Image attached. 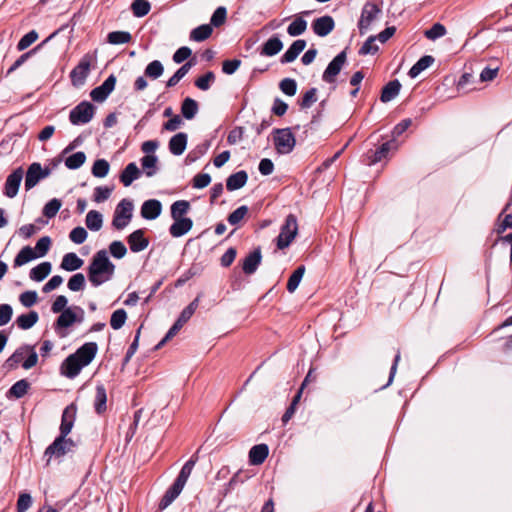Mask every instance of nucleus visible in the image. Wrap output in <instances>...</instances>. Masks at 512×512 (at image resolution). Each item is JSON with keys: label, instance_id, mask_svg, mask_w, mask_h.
<instances>
[{"label": "nucleus", "instance_id": "nucleus-1", "mask_svg": "<svg viewBox=\"0 0 512 512\" xmlns=\"http://www.w3.org/2000/svg\"><path fill=\"white\" fill-rule=\"evenodd\" d=\"M115 272V265L110 261L106 250L96 252L87 267L88 280L93 287H99L109 281Z\"/></svg>", "mask_w": 512, "mask_h": 512}, {"label": "nucleus", "instance_id": "nucleus-2", "mask_svg": "<svg viewBox=\"0 0 512 512\" xmlns=\"http://www.w3.org/2000/svg\"><path fill=\"white\" fill-rule=\"evenodd\" d=\"M198 457L193 455L181 468L176 480L174 483L168 488L163 497L159 502V510L166 509L172 502L180 495L182 492L196 462Z\"/></svg>", "mask_w": 512, "mask_h": 512}, {"label": "nucleus", "instance_id": "nucleus-3", "mask_svg": "<svg viewBox=\"0 0 512 512\" xmlns=\"http://www.w3.org/2000/svg\"><path fill=\"white\" fill-rule=\"evenodd\" d=\"M84 310L80 306L66 308L54 323L55 332L61 337H66L67 332L63 329L70 327L75 322L81 323L84 320Z\"/></svg>", "mask_w": 512, "mask_h": 512}, {"label": "nucleus", "instance_id": "nucleus-4", "mask_svg": "<svg viewBox=\"0 0 512 512\" xmlns=\"http://www.w3.org/2000/svg\"><path fill=\"white\" fill-rule=\"evenodd\" d=\"M298 233L297 218L294 214H289L284 224L281 226L280 234L276 238L277 248L282 250L287 248Z\"/></svg>", "mask_w": 512, "mask_h": 512}, {"label": "nucleus", "instance_id": "nucleus-5", "mask_svg": "<svg viewBox=\"0 0 512 512\" xmlns=\"http://www.w3.org/2000/svg\"><path fill=\"white\" fill-rule=\"evenodd\" d=\"M134 205L130 199H122L116 206L112 226L117 230L124 229L133 217Z\"/></svg>", "mask_w": 512, "mask_h": 512}, {"label": "nucleus", "instance_id": "nucleus-6", "mask_svg": "<svg viewBox=\"0 0 512 512\" xmlns=\"http://www.w3.org/2000/svg\"><path fill=\"white\" fill-rule=\"evenodd\" d=\"M272 134L275 149L279 154L292 152L296 145V139L290 128H276Z\"/></svg>", "mask_w": 512, "mask_h": 512}, {"label": "nucleus", "instance_id": "nucleus-7", "mask_svg": "<svg viewBox=\"0 0 512 512\" xmlns=\"http://www.w3.org/2000/svg\"><path fill=\"white\" fill-rule=\"evenodd\" d=\"M94 114L95 106L88 101H82L70 111L69 121L73 125H84L93 119Z\"/></svg>", "mask_w": 512, "mask_h": 512}, {"label": "nucleus", "instance_id": "nucleus-8", "mask_svg": "<svg viewBox=\"0 0 512 512\" xmlns=\"http://www.w3.org/2000/svg\"><path fill=\"white\" fill-rule=\"evenodd\" d=\"M75 447V442L68 437L58 436L55 440L46 448L44 452V456L48 457L47 464H49L50 459L55 457H62Z\"/></svg>", "mask_w": 512, "mask_h": 512}, {"label": "nucleus", "instance_id": "nucleus-9", "mask_svg": "<svg viewBox=\"0 0 512 512\" xmlns=\"http://www.w3.org/2000/svg\"><path fill=\"white\" fill-rule=\"evenodd\" d=\"M380 13V7L373 2H366L363 5L361 16L358 21V28L361 35H364L369 30L370 25L377 19Z\"/></svg>", "mask_w": 512, "mask_h": 512}, {"label": "nucleus", "instance_id": "nucleus-10", "mask_svg": "<svg viewBox=\"0 0 512 512\" xmlns=\"http://www.w3.org/2000/svg\"><path fill=\"white\" fill-rule=\"evenodd\" d=\"M347 62L346 49L337 54L332 61L328 64L327 68L323 72L322 80L326 83H335L337 75Z\"/></svg>", "mask_w": 512, "mask_h": 512}, {"label": "nucleus", "instance_id": "nucleus-11", "mask_svg": "<svg viewBox=\"0 0 512 512\" xmlns=\"http://www.w3.org/2000/svg\"><path fill=\"white\" fill-rule=\"evenodd\" d=\"M90 57L85 55L78 65L70 72V78L73 86L79 87L85 83L90 71Z\"/></svg>", "mask_w": 512, "mask_h": 512}, {"label": "nucleus", "instance_id": "nucleus-12", "mask_svg": "<svg viewBox=\"0 0 512 512\" xmlns=\"http://www.w3.org/2000/svg\"><path fill=\"white\" fill-rule=\"evenodd\" d=\"M116 85V77L114 74L109 75L106 80L98 87L92 89L90 97L95 102H103L107 99Z\"/></svg>", "mask_w": 512, "mask_h": 512}, {"label": "nucleus", "instance_id": "nucleus-13", "mask_svg": "<svg viewBox=\"0 0 512 512\" xmlns=\"http://www.w3.org/2000/svg\"><path fill=\"white\" fill-rule=\"evenodd\" d=\"M24 171L21 167L15 169L8 175L4 184V195L8 198H14L19 190L21 181L23 179Z\"/></svg>", "mask_w": 512, "mask_h": 512}, {"label": "nucleus", "instance_id": "nucleus-14", "mask_svg": "<svg viewBox=\"0 0 512 512\" xmlns=\"http://www.w3.org/2000/svg\"><path fill=\"white\" fill-rule=\"evenodd\" d=\"M98 352V345L95 342H87L79 347L72 355L85 367L89 365Z\"/></svg>", "mask_w": 512, "mask_h": 512}, {"label": "nucleus", "instance_id": "nucleus-15", "mask_svg": "<svg viewBox=\"0 0 512 512\" xmlns=\"http://www.w3.org/2000/svg\"><path fill=\"white\" fill-rule=\"evenodd\" d=\"M335 27V22L332 16L325 15L319 18H316L312 22V29L316 35L319 37H325L330 34Z\"/></svg>", "mask_w": 512, "mask_h": 512}, {"label": "nucleus", "instance_id": "nucleus-16", "mask_svg": "<svg viewBox=\"0 0 512 512\" xmlns=\"http://www.w3.org/2000/svg\"><path fill=\"white\" fill-rule=\"evenodd\" d=\"M262 261V254L260 247L255 248L250 252L242 262V270L247 275L254 274Z\"/></svg>", "mask_w": 512, "mask_h": 512}, {"label": "nucleus", "instance_id": "nucleus-17", "mask_svg": "<svg viewBox=\"0 0 512 512\" xmlns=\"http://www.w3.org/2000/svg\"><path fill=\"white\" fill-rule=\"evenodd\" d=\"M130 250L134 253L145 250L149 245V239L144 236V230L138 229L127 237Z\"/></svg>", "mask_w": 512, "mask_h": 512}, {"label": "nucleus", "instance_id": "nucleus-18", "mask_svg": "<svg viewBox=\"0 0 512 512\" xmlns=\"http://www.w3.org/2000/svg\"><path fill=\"white\" fill-rule=\"evenodd\" d=\"M395 140L392 139L390 141H387L383 143L381 146H379L376 150H369L367 152V157L369 159L368 165L376 164L383 159H385L389 153V151L392 148H395Z\"/></svg>", "mask_w": 512, "mask_h": 512}, {"label": "nucleus", "instance_id": "nucleus-19", "mask_svg": "<svg viewBox=\"0 0 512 512\" xmlns=\"http://www.w3.org/2000/svg\"><path fill=\"white\" fill-rule=\"evenodd\" d=\"M84 368V366L72 354L69 355L61 364V374L67 378H75Z\"/></svg>", "mask_w": 512, "mask_h": 512}, {"label": "nucleus", "instance_id": "nucleus-20", "mask_svg": "<svg viewBox=\"0 0 512 512\" xmlns=\"http://www.w3.org/2000/svg\"><path fill=\"white\" fill-rule=\"evenodd\" d=\"M162 212V204L157 199L146 200L141 206V216L146 220H154Z\"/></svg>", "mask_w": 512, "mask_h": 512}, {"label": "nucleus", "instance_id": "nucleus-21", "mask_svg": "<svg viewBox=\"0 0 512 512\" xmlns=\"http://www.w3.org/2000/svg\"><path fill=\"white\" fill-rule=\"evenodd\" d=\"M173 220L174 222L169 228V233L175 238L185 235L193 226L192 219L187 217L173 218Z\"/></svg>", "mask_w": 512, "mask_h": 512}, {"label": "nucleus", "instance_id": "nucleus-22", "mask_svg": "<svg viewBox=\"0 0 512 512\" xmlns=\"http://www.w3.org/2000/svg\"><path fill=\"white\" fill-rule=\"evenodd\" d=\"M41 179H43L41 176V164L38 162H33L29 165L26 171L24 183L25 189L29 191L35 187Z\"/></svg>", "mask_w": 512, "mask_h": 512}, {"label": "nucleus", "instance_id": "nucleus-23", "mask_svg": "<svg viewBox=\"0 0 512 512\" xmlns=\"http://www.w3.org/2000/svg\"><path fill=\"white\" fill-rule=\"evenodd\" d=\"M306 41L303 39L295 40L287 51L281 56L280 62L282 64L291 63L299 56V54L305 49Z\"/></svg>", "mask_w": 512, "mask_h": 512}, {"label": "nucleus", "instance_id": "nucleus-24", "mask_svg": "<svg viewBox=\"0 0 512 512\" xmlns=\"http://www.w3.org/2000/svg\"><path fill=\"white\" fill-rule=\"evenodd\" d=\"M187 139L188 136L184 132L172 136L168 144L169 151L176 156L183 154L187 146Z\"/></svg>", "mask_w": 512, "mask_h": 512}, {"label": "nucleus", "instance_id": "nucleus-25", "mask_svg": "<svg viewBox=\"0 0 512 512\" xmlns=\"http://www.w3.org/2000/svg\"><path fill=\"white\" fill-rule=\"evenodd\" d=\"M269 454V448L266 444L254 445L249 451V463L251 465H261Z\"/></svg>", "mask_w": 512, "mask_h": 512}, {"label": "nucleus", "instance_id": "nucleus-26", "mask_svg": "<svg viewBox=\"0 0 512 512\" xmlns=\"http://www.w3.org/2000/svg\"><path fill=\"white\" fill-rule=\"evenodd\" d=\"M248 180V174L244 170H240L231 174L226 180V188L228 191H235L244 187Z\"/></svg>", "mask_w": 512, "mask_h": 512}, {"label": "nucleus", "instance_id": "nucleus-27", "mask_svg": "<svg viewBox=\"0 0 512 512\" xmlns=\"http://www.w3.org/2000/svg\"><path fill=\"white\" fill-rule=\"evenodd\" d=\"M283 48V42L278 36H272L263 45L260 51L262 56H274L278 54Z\"/></svg>", "mask_w": 512, "mask_h": 512}, {"label": "nucleus", "instance_id": "nucleus-28", "mask_svg": "<svg viewBox=\"0 0 512 512\" xmlns=\"http://www.w3.org/2000/svg\"><path fill=\"white\" fill-rule=\"evenodd\" d=\"M141 175V171L137 167L136 163H129L120 174V181L125 186H130L133 181L138 179Z\"/></svg>", "mask_w": 512, "mask_h": 512}, {"label": "nucleus", "instance_id": "nucleus-29", "mask_svg": "<svg viewBox=\"0 0 512 512\" xmlns=\"http://www.w3.org/2000/svg\"><path fill=\"white\" fill-rule=\"evenodd\" d=\"M401 83L399 80L395 79L388 82L382 89V93L380 96V100L383 103H387L393 100L400 92Z\"/></svg>", "mask_w": 512, "mask_h": 512}, {"label": "nucleus", "instance_id": "nucleus-30", "mask_svg": "<svg viewBox=\"0 0 512 512\" xmlns=\"http://www.w3.org/2000/svg\"><path fill=\"white\" fill-rule=\"evenodd\" d=\"M83 264L84 261L76 253L69 252L63 256L60 267L66 271H75L80 269Z\"/></svg>", "mask_w": 512, "mask_h": 512}, {"label": "nucleus", "instance_id": "nucleus-31", "mask_svg": "<svg viewBox=\"0 0 512 512\" xmlns=\"http://www.w3.org/2000/svg\"><path fill=\"white\" fill-rule=\"evenodd\" d=\"M435 59L431 55L421 57L409 70L408 75L411 78L417 77L422 71L430 67Z\"/></svg>", "mask_w": 512, "mask_h": 512}, {"label": "nucleus", "instance_id": "nucleus-32", "mask_svg": "<svg viewBox=\"0 0 512 512\" xmlns=\"http://www.w3.org/2000/svg\"><path fill=\"white\" fill-rule=\"evenodd\" d=\"M37 258L34 249L30 246L23 247L14 258L13 266L20 267Z\"/></svg>", "mask_w": 512, "mask_h": 512}, {"label": "nucleus", "instance_id": "nucleus-33", "mask_svg": "<svg viewBox=\"0 0 512 512\" xmlns=\"http://www.w3.org/2000/svg\"><path fill=\"white\" fill-rule=\"evenodd\" d=\"M39 320L36 311H30L27 314H21L16 319V324L20 329L28 330L32 328Z\"/></svg>", "mask_w": 512, "mask_h": 512}, {"label": "nucleus", "instance_id": "nucleus-34", "mask_svg": "<svg viewBox=\"0 0 512 512\" xmlns=\"http://www.w3.org/2000/svg\"><path fill=\"white\" fill-rule=\"evenodd\" d=\"M52 265L50 262H42L30 270V278L33 281L40 282L44 280L51 272Z\"/></svg>", "mask_w": 512, "mask_h": 512}, {"label": "nucleus", "instance_id": "nucleus-35", "mask_svg": "<svg viewBox=\"0 0 512 512\" xmlns=\"http://www.w3.org/2000/svg\"><path fill=\"white\" fill-rule=\"evenodd\" d=\"M107 394L103 385L96 386V394L94 399V409L97 414H102L106 411Z\"/></svg>", "mask_w": 512, "mask_h": 512}, {"label": "nucleus", "instance_id": "nucleus-36", "mask_svg": "<svg viewBox=\"0 0 512 512\" xmlns=\"http://www.w3.org/2000/svg\"><path fill=\"white\" fill-rule=\"evenodd\" d=\"M198 109L199 106L197 101L190 97L185 98L181 104V114L187 120L193 119L196 116Z\"/></svg>", "mask_w": 512, "mask_h": 512}, {"label": "nucleus", "instance_id": "nucleus-37", "mask_svg": "<svg viewBox=\"0 0 512 512\" xmlns=\"http://www.w3.org/2000/svg\"><path fill=\"white\" fill-rule=\"evenodd\" d=\"M87 228L91 231H99L103 225L102 214L96 210H90L85 219Z\"/></svg>", "mask_w": 512, "mask_h": 512}, {"label": "nucleus", "instance_id": "nucleus-38", "mask_svg": "<svg viewBox=\"0 0 512 512\" xmlns=\"http://www.w3.org/2000/svg\"><path fill=\"white\" fill-rule=\"evenodd\" d=\"M213 32L210 24H203L194 28L190 33V39L196 42H202L208 39Z\"/></svg>", "mask_w": 512, "mask_h": 512}, {"label": "nucleus", "instance_id": "nucleus-39", "mask_svg": "<svg viewBox=\"0 0 512 512\" xmlns=\"http://www.w3.org/2000/svg\"><path fill=\"white\" fill-rule=\"evenodd\" d=\"M192 61L184 63L166 82V87L171 88L176 86L179 81L189 72L192 68Z\"/></svg>", "mask_w": 512, "mask_h": 512}, {"label": "nucleus", "instance_id": "nucleus-40", "mask_svg": "<svg viewBox=\"0 0 512 512\" xmlns=\"http://www.w3.org/2000/svg\"><path fill=\"white\" fill-rule=\"evenodd\" d=\"M158 158L156 155H145L141 158V165L147 177H152L157 172Z\"/></svg>", "mask_w": 512, "mask_h": 512}, {"label": "nucleus", "instance_id": "nucleus-41", "mask_svg": "<svg viewBox=\"0 0 512 512\" xmlns=\"http://www.w3.org/2000/svg\"><path fill=\"white\" fill-rule=\"evenodd\" d=\"M132 36L127 31H112L107 35V42L112 45L129 43Z\"/></svg>", "mask_w": 512, "mask_h": 512}, {"label": "nucleus", "instance_id": "nucleus-42", "mask_svg": "<svg viewBox=\"0 0 512 512\" xmlns=\"http://www.w3.org/2000/svg\"><path fill=\"white\" fill-rule=\"evenodd\" d=\"M305 273V266L300 265L297 267L288 279L287 290L293 293L299 286L301 279Z\"/></svg>", "mask_w": 512, "mask_h": 512}, {"label": "nucleus", "instance_id": "nucleus-43", "mask_svg": "<svg viewBox=\"0 0 512 512\" xmlns=\"http://www.w3.org/2000/svg\"><path fill=\"white\" fill-rule=\"evenodd\" d=\"M307 29V21L302 17L298 16L294 19V21L287 27V33L296 37L303 34Z\"/></svg>", "mask_w": 512, "mask_h": 512}, {"label": "nucleus", "instance_id": "nucleus-44", "mask_svg": "<svg viewBox=\"0 0 512 512\" xmlns=\"http://www.w3.org/2000/svg\"><path fill=\"white\" fill-rule=\"evenodd\" d=\"M163 73H164V67H163V64L159 60H154V61L150 62L144 70V75L153 80L161 77L163 75Z\"/></svg>", "mask_w": 512, "mask_h": 512}, {"label": "nucleus", "instance_id": "nucleus-45", "mask_svg": "<svg viewBox=\"0 0 512 512\" xmlns=\"http://www.w3.org/2000/svg\"><path fill=\"white\" fill-rule=\"evenodd\" d=\"M54 34H52L49 38H47L45 41H43L40 45L36 46L35 48H33L32 50L22 54L12 65L11 67L8 69L7 71V74H10L12 72H14L15 70H17L20 66H22L28 58H30L33 54H35L40 48L42 45H44L51 37H53Z\"/></svg>", "mask_w": 512, "mask_h": 512}, {"label": "nucleus", "instance_id": "nucleus-46", "mask_svg": "<svg viewBox=\"0 0 512 512\" xmlns=\"http://www.w3.org/2000/svg\"><path fill=\"white\" fill-rule=\"evenodd\" d=\"M110 170V164L105 159H97L92 166L91 172L94 177L104 178Z\"/></svg>", "mask_w": 512, "mask_h": 512}, {"label": "nucleus", "instance_id": "nucleus-47", "mask_svg": "<svg viewBox=\"0 0 512 512\" xmlns=\"http://www.w3.org/2000/svg\"><path fill=\"white\" fill-rule=\"evenodd\" d=\"M86 161L84 152H76L65 159V166L68 169L75 170L80 168Z\"/></svg>", "mask_w": 512, "mask_h": 512}, {"label": "nucleus", "instance_id": "nucleus-48", "mask_svg": "<svg viewBox=\"0 0 512 512\" xmlns=\"http://www.w3.org/2000/svg\"><path fill=\"white\" fill-rule=\"evenodd\" d=\"M151 9V5L147 0H134L131 4V10L136 17L146 16Z\"/></svg>", "mask_w": 512, "mask_h": 512}, {"label": "nucleus", "instance_id": "nucleus-49", "mask_svg": "<svg viewBox=\"0 0 512 512\" xmlns=\"http://www.w3.org/2000/svg\"><path fill=\"white\" fill-rule=\"evenodd\" d=\"M29 386L27 380L21 379L11 386L9 394L17 399L22 398L27 393Z\"/></svg>", "mask_w": 512, "mask_h": 512}, {"label": "nucleus", "instance_id": "nucleus-50", "mask_svg": "<svg viewBox=\"0 0 512 512\" xmlns=\"http://www.w3.org/2000/svg\"><path fill=\"white\" fill-rule=\"evenodd\" d=\"M190 209V203L186 200L175 201L171 205V217L180 218L183 217Z\"/></svg>", "mask_w": 512, "mask_h": 512}, {"label": "nucleus", "instance_id": "nucleus-51", "mask_svg": "<svg viewBox=\"0 0 512 512\" xmlns=\"http://www.w3.org/2000/svg\"><path fill=\"white\" fill-rule=\"evenodd\" d=\"M127 319V313L124 309H118L114 311L110 318V325L114 330H118L123 327Z\"/></svg>", "mask_w": 512, "mask_h": 512}, {"label": "nucleus", "instance_id": "nucleus-52", "mask_svg": "<svg viewBox=\"0 0 512 512\" xmlns=\"http://www.w3.org/2000/svg\"><path fill=\"white\" fill-rule=\"evenodd\" d=\"M85 284V276L82 273H76L69 279L67 286L71 291L78 292L85 288Z\"/></svg>", "mask_w": 512, "mask_h": 512}, {"label": "nucleus", "instance_id": "nucleus-53", "mask_svg": "<svg viewBox=\"0 0 512 512\" xmlns=\"http://www.w3.org/2000/svg\"><path fill=\"white\" fill-rule=\"evenodd\" d=\"M227 18V10L224 6L218 7L212 14L210 19L211 27H220L222 26Z\"/></svg>", "mask_w": 512, "mask_h": 512}, {"label": "nucleus", "instance_id": "nucleus-54", "mask_svg": "<svg viewBox=\"0 0 512 512\" xmlns=\"http://www.w3.org/2000/svg\"><path fill=\"white\" fill-rule=\"evenodd\" d=\"M61 201L57 198L51 199L49 202H47L43 208V215L49 219L56 216L59 209L61 208Z\"/></svg>", "mask_w": 512, "mask_h": 512}, {"label": "nucleus", "instance_id": "nucleus-55", "mask_svg": "<svg viewBox=\"0 0 512 512\" xmlns=\"http://www.w3.org/2000/svg\"><path fill=\"white\" fill-rule=\"evenodd\" d=\"M446 28L441 23H435L432 27L424 32V35L429 40H436L446 35Z\"/></svg>", "mask_w": 512, "mask_h": 512}, {"label": "nucleus", "instance_id": "nucleus-56", "mask_svg": "<svg viewBox=\"0 0 512 512\" xmlns=\"http://www.w3.org/2000/svg\"><path fill=\"white\" fill-rule=\"evenodd\" d=\"M280 90L287 96H294L297 92V82L292 78H284L279 83Z\"/></svg>", "mask_w": 512, "mask_h": 512}, {"label": "nucleus", "instance_id": "nucleus-57", "mask_svg": "<svg viewBox=\"0 0 512 512\" xmlns=\"http://www.w3.org/2000/svg\"><path fill=\"white\" fill-rule=\"evenodd\" d=\"M248 207L243 205L238 207L236 210H234L232 213L229 214L227 221L230 225H237L239 224L244 217L248 214Z\"/></svg>", "mask_w": 512, "mask_h": 512}, {"label": "nucleus", "instance_id": "nucleus-58", "mask_svg": "<svg viewBox=\"0 0 512 512\" xmlns=\"http://www.w3.org/2000/svg\"><path fill=\"white\" fill-rule=\"evenodd\" d=\"M316 101H317V89L313 87L305 92V94L303 95L302 99L299 102V105H300L301 109H308Z\"/></svg>", "mask_w": 512, "mask_h": 512}, {"label": "nucleus", "instance_id": "nucleus-59", "mask_svg": "<svg viewBox=\"0 0 512 512\" xmlns=\"http://www.w3.org/2000/svg\"><path fill=\"white\" fill-rule=\"evenodd\" d=\"M214 80L215 74L212 71H208L203 76L196 79L195 86L202 91H206L210 88V85Z\"/></svg>", "mask_w": 512, "mask_h": 512}, {"label": "nucleus", "instance_id": "nucleus-60", "mask_svg": "<svg viewBox=\"0 0 512 512\" xmlns=\"http://www.w3.org/2000/svg\"><path fill=\"white\" fill-rule=\"evenodd\" d=\"M38 39V33L35 30H31L25 34L18 42V51H23L32 45Z\"/></svg>", "mask_w": 512, "mask_h": 512}, {"label": "nucleus", "instance_id": "nucleus-61", "mask_svg": "<svg viewBox=\"0 0 512 512\" xmlns=\"http://www.w3.org/2000/svg\"><path fill=\"white\" fill-rule=\"evenodd\" d=\"M50 246H51L50 237H48V236L41 237L37 241L35 249H34V251L37 255V258L45 256L48 253Z\"/></svg>", "mask_w": 512, "mask_h": 512}, {"label": "nucleus", "instance_id": "nucleus-62", "mask_svg": "<svg viewBox=\"0 0 512 512\" xmlns=\"http://www.w3.org/2000/svg\"><path fill=\"white\" fill-rule=\"evenodd\" d=\"M113 191V187L98 186L94 189L93 200L97 203L106 201Z\"/></svg>", "mask_w": 512, "mask_h": 512}, {"label": "nucleus", "instance_id": "nucleus-63", "mask_svg": "<svg viewBox=\"0 0 512 512\" xmlns=\"http://www.w3.org/2000/svg\"><path fill=\"white\" fill-rule=\"evenodd\" d=\"M87 236V231L81 226L73 228L69 233L70 240L75 244H82L86 241Z\"/></svg>", "mask_w": 512, "mask_h": 512}, {"label": "nucleus", "instance_id": "nucleus-64", "mask_svg": "<svg viewBox=\"0 0 512 512\" xmlns=\"http://www.w3.org/2000/svg\"><path fill=\"white\" fill-rule=\"evenodd\" d=\"M109 252L114 258L121 259L127 253V248L121 241H113L109 245Z\"/></svg>", "mask_w": 512, "mask_h": 512}]
</instances>
